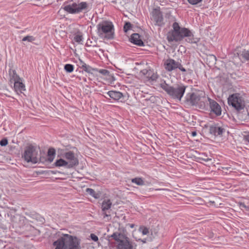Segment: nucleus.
I'll return each instance as SVG.
<instances>
[{
    "mask_svg": "<svg viewBox=\"0 0 249 249\" xmlns=\"http://www.w3.org/2000/svg\"><path fill=\"white\" fill-rule=\"evenodd\" d=\"M189 94L190 98H188V105L203 110H208L209 97L205 96L204 91L196 88H191Z\"/></svg>",
    "mask_w": 249,
    "mask_h": 249,
    "instance_id": "f257e3e1",
    "label": "nucleus"
},
{
    "mask_svg": "<svg viewBox=\"0 0 249 249\" xmlns=\"http://www.w3.org/2000/svg\"><path fill=\"white\" fill-rule=\"evenodd\" d=\"M35 40V38L32 36H27L25 37H24L22 40L23 41H27L28 42H31Z\"/></svg>",
    "mask_w": 249,
    "mask_h": 249,
    "instance_id": "473e14b6",
    "label": "nucleus"
},
{
    "mask_svg": "<svg viewBox=\"0 0 249 249\" xmlns=\"http://www.w3.org/2000/svg\"><path fill=\"white\" fill-rule=\"evenodd\" d=\"M239 206L241 208H245L247 210H249V207L247 206L244 203H240Z\"/></svg>",
    "mask_w": 249,
    "mask_h": 249,
    "instance_id": "4c0bfd02",
    "label": "nucleus"
},
{
    "mask_svg": "<svg viewBox=\"0 0 249 249\" xmlns=\"http://www.w3.org/2000/svg\"><path fill=\"white\" fill-rule=\"evenodd\" d=\"M83 36L81 34L76 35L74 37V40L75 42L81 43L83 40Z\"/></svg>",
    "mask_w": 249,
    "mask_h": 249,
    "instance_id": "7c9ffc66",
    "label": "nucleus"
},
{
    "mask_svg": "<svg viewBox=\"0 0 249 249\" xmlns=\"http://www.w3.org/2000/svg\"><path fill=\"white\" fill-rule=\"evenodd\" d=\"M112 206V202L109 199H105L102 203V210L104 212V213L106 216H108V215L106 213V211L108 210Z\"/></svg>",
    "mask_w": 249,
    "mask_h": 249,
    "instance_id": "6ab92c4d",
    "label": "nucleus"
},
{
    "mask_svg": "<svg viewBox=\"0 0 249 249\" xmlns=\"http://www.w3.org/2000/svg\"><path fill=\"white\" fill-rule=\"evenodd\" d=\"M131 181L138 185H143L144 184L143 180L140 178H132Z\"/></svg>",
    "mask_w": 249,
    "mask_h": 249,
    "instance_id": "bb28decb",
    "label": "nucleus"
},
{
    "mask_svg": "<svg viewBox=\"0 0 249 249\" xmlns=\"http://www.w3.org/2000/svg\"><path fill=\"white\" fill-rule=\"evenodd\" d=\"M165 69L168 71H172L177 68H178L180 71L185 72L186 69L184 68L181 64L178 62H176L172 59H168L164 62Z\"/></svg>",
    "mask_w": 249,
    "mask_h": 249,
    "instance_id": "9d476101",
    "label": "nucleus"
},
{
    "mask_svg": "<svg viewBox=\"0 0 249 249\" xmlns=\"http://www.w3.org/2000/svg\"><path fill=\"white\" fill-rule=\"evenodd\" d=\"M200 38L195 37L194 34L188 29V43L192 45V47L196 48L197 46V43L199 41Z\"/></svg>",
    "mask_w": 249,
    "mask_h": 249,
    "instance_id": "4468645a",
    "label": "nucleus"
},
{
    "mask_svg": "<svg viewBox=\"0 0 249 249\" xmlns=\"http://www.w3.org/2000/svg\"><path fill=\"white\" fill-rule=\"evenodd\" d=\"M22 158L27 162L36 163L38 161V150L36 147L30 145L25 147Z\"/></svg>",
    "mask_w": 249,
    "mask_h": 249,
    "instance_id": "6e6552de",
    "label": "nucleus"
},
{
    "mask_svg": "<svg viewBox=\"0 0 249 249\" xmlns=\"http://www.w3.org/2000/svg\"><path fill=\"white\" fill-rule=\"evenodd\" d=\"M54 165L56 167L65 166L67 168H68V164L67 162V161L62 159H60L57 160L55 162Z\"/></svg>",
    "mask_w": 249,
    "mask_h": 249,
    "instance_id": "5701e85b",
    "label": "nucleus"
},
{
    "mask_svg": "<svg viewBox=\"0 0 249 249\" xmlns=\"http://www.w3.org/2000/svg\"><path fill=\"white\" fill-rule=\"evenodd\" d=\"M140 37V35L138 34H133L130 38L131 42L139 46H143L144 45V43Z\"/></svg>",
    "mask_w": 249,
    "mask_h": 249,
    "instance_id": "a211bd4d",
    "label": "nucleus"
},
{
    "mask_svg": "<svg viewBox=\"0 0 249 249\" xmlns=\"http://www.w3.org/2000/svg\"><path fill=\"white\" fill-rule=\"evenodd\" d=\"M73 66L71 64H67L64 66L65 70L68 72H71L73 71Z\"/></svg>",
    "mask_w": 249,
    "mask_h": 249,
    "instance_id": "2f4dec72",
    "label": "nucleus"
},
{
    "mask_svg": "<svg viewBox=\"0 0 249 249\" xmlns=\"http://www.w3.org/2000/svg\"><path fill=\"white\" fill-rule=\"evenodd\" d=\"M8 144V140L7 139L4 138L0 141V145L2 146H6Z\"/></svg>",
    "mask_w": 249,
    "mask_h": 249,
    "instance_id": "c9c22d12",
    "label": "nucleus"
},
{
    "mask_svg": "<svg viewBox=\"0 0 249 249\" xmlns=\"http://www.w3.org/2000/svg\"><path fill=\"white\" fill-rule=\"evenodd\" d=\"M9 74L10 76V82L11 84L14 83H15V81H17L21 79L19 76L17 74L15 70L10 69Z\"/></svg>",
    "mask_w": 249,
    "mask_h": 249,
    "instance_id": "412c9836",
    "label": "nucleus"
},
{
    "mask_svg": "<svg viewBox=\"0 0 249 249\" xmlns=\"http://www.w3.org/2000/svg\"><path fill=\"white\" fill-rule=\"evenodd\" d=\"M63 157L68 160L67 162L68 164V168H72L78 164V160L72 151L66 152L64 154Z\"/></svg>",
    "mask_w": 249,
    "mask_h": 249,
    "instance_id": "9b49d317",
    "label": "nucleus"
},
{
    "mask_svg": "<svg viewBox=\"0 0 249 249\" xmlns=\"http://www.w3.org/2000/svg\"><path fill=\"white\" fill-rule=\"evenodd\" d=\"M97 34L101 38L112 39L114 36V26L111 22L104 21L97 25Z\"/></svg>",
    "mask_w": 249,
    "mask_h": 249,
    "instance_id": "7ed1b4c3",
    "label": "nucleus"
},
{
    "mask_svg": "<svg viewBox=\"0 0 249 249\" xmlns=\"http://www.w3.org/2000/svg\"><path fill=\"white\" fill-rule=\"evenodd\" d=\"M161 87L173 98L179 100H181L186 89V87L183 85L171 86L166 83L162 84Z\"/></svg>",
    "mask_w": 249,
    "mask_h": 249,
    "instance_id": "423d86ee",
    "label": "nucleus"
},
{
    "mask_svg": "<svg viewBox=\"0 0 249 249\" xmlns=\"http://www.w3.org/2000/svg\"><path fill=\"white\" fill-rule=\"evenodd\" d=\"M211 57H212V58L213 59L214 62H215L216 61V57L212 55V56H211Z\"/></svg>",
    "mask_w": 249,
    "mask_h": 249,
    "instance_id": "79ce46f5",
    "label": "nucleus"
},
{
    "mask_svg": "<svg viewBox=\"0 0 249 249\" xmlns=\"http://www.w3.org/2000/svg\"><path fill=\"white\" fill-rule=\"evenodd\" d=\"M98 72L104 76H106L108 78L112 77L109 71L106 69H100L98 71Z\"/></svg>",
    "mask_w": 249,
    "mask_h": 249,
    "instance_id": "a878e982",
    "label": "nucleus"
},
{
    "mask_svg": "<svg viewBox=\"0 0 249 249\" xmlns=\"http://www.w3.org/2000/svg\"><path fill=\"white\" fill-rule=\"evenodd\" d=\"M141 240V241H142V243H146V239H145Z\"/></svg>",
    "mask_w": 249,
    "mask_h": 249,
    "instance_id": "37998d69",
    "label": "nucleus"
},
{
    "mask_svg": "<svg viewBox=\"0 0 249 249\" xmlns=\"http://www.w3.org/2000/svg\"><path fill=\"white\" fill-rule=\"evenodd\" d=\"M55 155V150L54 148H50L48 151V159L47 160L49 162L53 161Z\"/></svg>",
    "mask_w": 249,
    "mask_h": 249,
    "instance_id": "4be33fe9",
    "label": "nucleus"
},
{
    "mask_svg": "<svg viewBox=\"0 0 249 249\" xmlns=\"http://www.w3.org/2000/svg\"><path fill=\"white\" fill-rule=\"evenodd\" d=\"M208 103V106H209L211 112L214 113L216 116H219L221 115V107L215 100L209 97Z\"/></svg>",
    "mask_w": 249,
    "mask_h": 249,
    "instance_id": "f8f14e48",
    "label": "nucleus"
},
{
    "mask_svg": "<svg viewBox=\"0 0 249 249\" xmlns=\"http://www.w3.org/2000/svg\"><path fill=\"white\" fill-rule=\"evenodd\" d=\"M197 158L198 160H202L204 161H208L212 160V156H208L205 153L199 154V156Z\"/></svg>",
    "mask_w": 249,
    "mask_h": 249,
    "instance_id": "b1692460",
    "label": "nucleus"
},
{
    "mask_svg": "<svg viewBox=\"0 0 249 249\" xmlns=\"http://www.w3.org/2000/svg\"><path fill=\"white\" fill-rule=\"evenodd\" d=\"M14 84V88L15 90L18 93H22L25 90V87L24 84L22 82L21 79L17 81H15Z\"/></svg>",
    "mask_w": 249,
    "mask_h": 249,
    "instance_id": "dca6fc26",
    "label": "nucleus"
},
{
    "mask_svg": "<svg viewBox=\"0 0 249 249\" xmlns=\"http://www.w3.org/2000/svg\"><path fill=\"white\" fill-rule=\"evenodd\" d=\"M139 231L142 232V235H147L149 233V229L144 226H141Z\"/></svg>",
    "mask_w": 249,
    "mask_h": 249,
    "instance_id": "c756f323",
    "label": "nucleus"
},
{
    "mask_svg": "<svg viewBox=\"0 0 249 249\" xmlns=\"http://www.w3.org/2000/svg\"><path fill=\"white\" fill-rule=\"evenodd\" d=\"M225 129L216 125H212L209 128V132L214 136L221 135Z\"/></svg>",
    "mask_w": 249,
    "mask_h": 249,
    "instance_id": "2eb2a0df",
    "label": "nucleus"
},
{
    "mask_svg": "<svg viewBox=\"0 0 249 249\" xmlns=\"http://www.w3.org/2000/svg\"><path fill=\"white\" fill-rule=\"evenodd\" d=\"M86 192L95 198H98L100 197L99 194L91 188H87Z\"/></svg>",
    "mask_w": 249,
    "mask_h": 249,
    "instance_id": "393cba45",
    "label": "nucleus"
},
{
    "mask_svg": "<svg viewBox=\"0 0 249 249\" xmlns=\"http://www.w3.org/2000/svg\"><path fill=\"white\" fill-rule=\"evenodd\" d=\"M107 94L111 99L118 101L124 97L123 93L116 90H110L107 93Z\"/></svg>",
    "mask_w": 249,
    "mask_h": 249,
    "instance_id": "f3484780",
    "label": "nucleus"
},
{
    "mask_svg": "<svg viewBox=\"0 0 249 249\" xmlns=\"http://www.w3.org/2000/svg\"><path fill=\"white\" fill-rule=\"evenodd\" d=\"M152 18L156 22V24L161 26L162 24L163 17L161 13L160 10L155 9L152 12Z\"/></svg>",
    "mask_w": 249,
    "mask_h": 249,
    "instance_id": "ddd939ff",
    "label": "nucleus"
},
{
    "mask_svg": "<svg viewBox=\"0 0 249 249\" xmlns=\"http://www.w3.org/2000/svg\"><path fill=\"white\" fill-rule=\"evenodd\" d=\"M132 27V25L130 22H126L124 26V30L126 32L128 30H130Z\"/></svg>",
    "mask_w": 249,
    "mask_h": 249,
    "instance_id": "72a5a7b5",
    "label": "nucleus"
},
{
    "mask_svg": "<svg viewBox=\"0 0 249 249\" xmlns=\"http://www.w3.org/2000/svg\"><path fill=\"white\" fill-rule=\"evenodd\" d=\"M88 6V4L86 2L83 1L79 3L73 2L65 5L63 9L65 11L70 14H77L82 12L84 10H86Z\"/></svg>",
    "mask_w": 249,
    "mask_h": 249,
    "instance_id": "1a4fd4ad",
    "label": "nucleus"
},
{
    "mask_svg": "<svg viewBox=\"0 0 249 249\" xmlns=\"http://www.w3.org/2000/svg\"><path fill=\"white\" fill-rule=\"evenodd\" d=\"M240 55L246 60H249V51L244 50L240 52Z\"/></svg>",
    "mask_w": 249,
    "mask_h": 249,
    "instance_id": "c85d7f7f",
    "label": "nucleus"
},
{
    "mask_svg": "<svg viewBox=\"0 0 249 249\" xmlns=\"http://www.w3.org/2000/svg\"><path fill=\"white\" fill-rule=\"evenodd\" d=\"M245 140L249 142V135H246L244 137Z\"/></svg>",
    "mask_w": 249,
    "mask_h": 249,
    "instance_id": "ea45409f",
    "label": "nucleus"
},
{
    "mask_svg": "<svg viewBox=\"0 0 249 249\" xmlns=\"http://www.w3.org/2000/svg\"><path fill=\"white\" fill-rule=\"evenodd\" d=\"M140 73L145 76L146 78L149 80H154L157 78L156 76L155 75L153 71L150 70L143 69L141 71Z\"/></svg>",
    "mask_w": 249,
    "mask_h": 249,
    "instance_id": "aec40b11",
    "label": "nucleus"
},
{
    "mask_svg": "<svg viewBox=\"0 0 249 249\" xmlns=\"http://www.w3.org/2000/svg\"><path fill=\"white\" fill-rule=\"evenodd\" d=\"M81 67L83 68V69L86 72L90 73L91 72V71L92 70V69L91 67H90L89 65H87L86 63H84L82 61H81Z\"/></svg>",
    "mask_w": 249,
    "mask_h": 249,
    "instance_id": "cd10ccee",
    "label": "nucleus"
},
{
    "mask_svg": "<svg viewBox=\"0 0 249 249\" xmlns=\"http://www.w3.org/2000/svg\"><path fill=\"white\" fill-rule=\"evenodd\" d=\"M202 0H188V2L192 5H196L201 2Z\"/></svg>",
    "mask_w": 249,
    "mask_h": 249,
    "instance_id": "f704fd0d",
    "label": "nucleus"
},
{
    "mask_svg": "<svg viewBox=\"0 0 249 249\" xmlns=\"http://www.w3.org/2000/svg\"><path fill=\"white\" fill-rule=\"evenodd\" d=\"M173 30L167 34V39L169 41H178L187 36V29L181 28L177 22L173 24Z\"/></svg>",
    "mask_w": 249,
    "mask_h": 249,
    "instance_id": "0eeeda50",
    "label": "nucleus"
},
{
    "mask_svg": "<svg viewBox=\"0 0 249 249\" xmlns=\"http://www.w3.org/2000/svg\"><path fill=\"white\" fill-rule=\"evenodd\" d=\"M110 237L115 241L116 249H133V242L125 234L114 232Z\"/></svg>",
    "mask_w": 249,
    "mask_h": 249,
    "instance_id": "20e7f679",
    "label": "nucleus"
},
{
    "mask_svg": "<svg viewBox=\"0 0 249 249\" xmlns=\"http://www.w3.org/2000/svg\"><path fill=\"white\" fill-rule=\"evenodd\" d=\"M134 227V225L132 224L131 226H130V227L131 228H133Z\"/></svg>",
    "mask_w": 249,
    "mask_h": 249,
    "instance_id": "c03bdc74",
    "label": "nucleus"
},
{
    "mask_svg": "<svg viewBox=\"0 0 249 249\" xmlns=\"http://www.w3.org/2000/svg\"><path fill=\"white\" fill-rule=\"evenodd\" d=\"M228 104L231 106L236 111L239 117H241V113L245 112V101L239 93H234L229 96L228 98Z\"/></svg>",
    "mask_w": 249,
    "mask_h": 249,
    "instance_id": "39448f33",
    "label": "nucleus"
},
{
    "mask_svg": "<svg viewBox=\"0 0 249 249\" xmlns=\"http://www.w3.org/2000/svg\"><path fill=\"white\" fill-rule=\"evenodd\" d=\"M78 238L66 234L53 242L54 249H80Z\"/></svg>",
    "mask_w": 249,
    "mask_h": 249,
    "instance_id": "f03ea898",
    "label": "nucleus"
},
{
    "mask_svg": "<svg viewBox=\"0 0 249 249\" xmlns=\"http://www.w3.org/2000/svg\"><path fill=\"white\" fill-rule=\"evenodd\" d=\"M92 43V42L91 41H90V42H89V40H87V43L86 44V46H91L90 43Z\"/></svg>",
    "mask_w": 249,
    "mask_h": 249,
    "instance_id": "a19ab883",
    "label": "nucleus"
},
{
    "mask_svg": "<svg viewBox=\"0 0 249 249\" xmlns=\"http://www.w3.org/2000/svg\"><path fill=\"white\" fill-rule=\"evenodd\" d=\"M90 237L91 239L95 242H96L98 240V237L93 233L90 234Z\"/></svg>",
    "mask_w": 249,
    "mask_h": 249,
    "instance_id": "e433bc0d",
    "label": "nucleus"
},
{
    "mask_svg": "<svg viewBox=\"0 0 249 249\" xmlns=\"http://www.w3.org/2000/svg\"><path fill=\"white\" fill-rule=\"evenodd\" d=\"M191 133L192 136L193 137L196 136L197 134L196 130L192 131H191Z\"/></svg>",
    "mask_w": 249,
    "mask_h": 249,
    "instance_id": "58836bf2",
    "label": "nucleus"
},
{
    "mask_svg": "<svg viewBox=\"0 0 249 249\" xmlns=\"http://www.w3.org/2000/svg\"><path fill=\"white\" fill-rule=\"evenodd\" d=\"M188 82H192L191 80H188Z\"/></svg>",
    "mask_w": 249,
    "mask_h": 249,
    "instance_id": "a18cd8bd",
    "label": "nucleus"
}]
</instances>
